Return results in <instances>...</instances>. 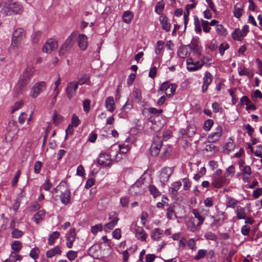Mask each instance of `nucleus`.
<instances>
[{
	"label": "nucleus",
	"mask_w": 262,
	"mask_h": 262,
	"mask_svg": "<svg viewBox=\"0 0 262 262\" xmlns=\"http://www.w3.org/2000/svg\"><path fill=\"white\" fill-rule=\"evenodd\" d=\"M34 72L35 69L32 66H28L26 68L25 71L20 76L17 84L20 90L25 89L29 84Z\"/></svg>",
	"instance_id": "nucleus-1"
},
{
	"label": "nucleus",
	"mask_w": 262,
	"mask_h": 262,
	"mask_svg": "<svg viewBox=\"0 0 262 262\" xmlns=\"http://www.w3.org/2000/svg\"><path fill=\"white\" fill-rule=\"evenodd\" d=\"M24 11L23 6L18 2H10L1 10V12L5 15L20 14Z\"/></svg>",
	"instance_id": "nucleus-2"
},
{
	"label": "nucleus",
	"mask_w": 262,
	"mask_h": 262,
	"mask_svg": "<svg viewBox=\"0 0 262 262\" xmlns=\"http://www.w3.org/2000/svg\"><path fill=\"white\" fill-rule=\"evenodd\" d=\"M145 179L144 174H143L131 186L129 190L132 194L138 195L142 194L145 192L146 187V185L143 182Z\"/></svg>",
	"instance_id": "nucleus-3"
},
{
	"label": "nucleus",
	"mask_w": 262,
	"mask_h": 262,
	"mask_svg": "<svg viewBox=\"0 0 262 262\" xmlns=\"http://www.w3.org/2000/svg\"><path fill=\"white\" fill-rule=\"evenodd\" d=\"M162 144L163 138L162 137L156 136L154 137L153 143L150 148V152L152 156L155 157L158 155Z\"/></svg>",
	"instance_id": "nucleus-4"
},
{
	"label": "nucleus",
	"mask_w": 262,
	"mask_h": 262,
	"mask_svg": "<svg viewBox=\"0 0 262 262\" xmlns=\"http://www.w3.org/2000/svg\"><path fill=\"white\" fill-rule=\"evenodd\" d=\"M47 84L45 81H39L36 82L31 88L30 94V96L33 98L37 97L46 89Z\"/></svg>",
	"instance_id": "nucleus-5"
},
{
	"label": "nucleus",
	"mask_w": 262,
	"mask_h": 262,
	"mask_svg": "<svg viewBox=\"0 0 262 262\" xmlns=\"http://www.w3.org/2000/svg\"><path fill=\"white\" fill-rule=\"evenodd\" d=\"M211 218L213 219V222L210 224V227L214 231L223 224L225 219V213L223 211H218L215 216L211 215Z\"/></svg>",
	"instance_id": "nucleus-6"
},
{
	"label": "nucleus",
	"mask_w": 262,
	"mask_h": 262,
	"mask_svg": "<svg viewBox=\"0 0 262 262\" xmlns=\"http://www.w3.org/2000/svg\"><path fill=\"white\" fill-rule=\"evenodd\" d=\"M25 31L22 28L17 29L13 33L11 48L17 46L25 37Z\"/></svg>",
	"instance_id": "nucleus-7"
},
{
	"label": "nucleus",
	"mask_w": 262,
	"mask_h": 262,
	"mask_svg": "<svg viewBox=\"0 0 262 262\" xmlns=\"http://www.w3.org/2000/svg\"><path fill=\"white\" fill-rule=\"evenodd\" d=\"M199 38L198 37H193L191 40V43L187 45L189 50L193 52V54L197 58H199L201 55V47L199 46Z\"/></svg>",
	"instance_id": "nucleus-8"
},
{
	"label": "nucleus",
	"mask_w": 262,
	"mask_h": 262,
	"mask_svg": "<svg viewBox=\"0 0 262 262\" xmlns=\"http://www.w3.org/2000/svg\"><path fill=\"white\" fill-rule=\"evenodd\" d=\"M173 172V169L170 167H165L160 171L159 178L163 186H164L168 181L169 178Z\"/></svg>",
	"instance_id": "nucleus-9"
},
{
	"label": "nucleus",
	"mask_w": 262,
	"mask_h": 262,
	"mask_svg": "<svg viewBox=\"0 0 262 262\" xmlns=\"http://www.w3.org/2000/svg\"><path fill=\"white\" fill-rule=\"evenodd\" d=\"M187 69L190 72L199 70L202 68L204 64V60H201L194 62L191 58L187 59Z\"/></svg>",
	"instance_id": "nucleus-10"
},
{
	"label": "nucleus",
	"mask_w": 262,
	"mask_h": 262,
	"mask_svg": "<svg viewBox=\"0 0 262 262\" xmlns=\"http://www.w3.org/2000/svg\"><path fill=\"white\" fill-rule=\"evenodd\" d=\"M78 87L77 83H76L75 81L68 83L66 89V92L68 98L70 100L76 95Z\"/></svg>",
	"instance_id": "nucleus-11"
},
{
	"label": "nucleus",
	"mask_w": 262,
	"mask_h": 262,
	"mask_svg": "<svg viewBox=\"0 0 262 262\" xmlns=\"http://www.w3.org/2000/svg\"><path fill=\"white\" fill-rule=\"evenodd\" d=\"M74 42L73 41L72 35H70L65 42L60 47L59 54V55H63L68 52L73 47Z\"/></svg>",
	"instance_id": "nucleus-12"
},
{
	"label": "nucleus",
	"mask_w": 262,
	"mask_h": 262,
	"mask_svg": "<svg viewBox=\"0 0 262 262\" xmlns=\"http://www.w3.org/2000/svg\"><path fill=\"white\" fill-rule=\"evenodd\" d=\"M57 42L53 39L50 38L47 40L42 47V51L45 53H50L57 48Z\"/></svg>",
	"instance_id": "nucleus-13"
},
{
	"label": "nucleus",
	"mask_w": 262,
	"mask_h": 262,
	"mask_svg": "<svg viewBox=\"0 0 262 262\" xmlns=\"http://www.w3.org/2000/svg\"><path fill=\"white\" fill-rule=\"evenodd\" d=\"M98 163L104 167L111 165L112 162L111 156L105 153H101L97 159Z\"/></svg>",
	"instance_id": "nucleus-14"
},
{
	"label": "nucleus",
	"mask_w": 262,
	"mask_h": 262,
	"mask_svg": "<svg viewBox=\"0 0 262 262\" xmlns=\"http://www.w3.org/2000/svg\"><path fill=\"white\" fill-rule=\"evenodd\" d=\"M222 127L218 126L215 129L214 132L211 133L208 137L209 142H215L218 141L222 136Z\"/></svg>",
	"instance_id": "nucleus-15"
},
{
	"label": "nucleus",
	"mask_w": 262,
	"mask_h": 262,
	"mask_svg": "<svg viewBox=\"0 0 262 262\" xmlns=\"http://www.w3.org/2000/svg\"><path fill=\"white\" fill-rule=\"evenodd\" d=\"M76 231L75 228H71L69 233L66 236V245L68 248H72L76 238Z\"/></svg>",
	"instance_id": "nucleus-16"
},
{
	"label": "nucleus",
	"mask_w": 262,
	"mask_h": 262,
	"mask_svg": "<svg viewBox=\"0 0 262 262\" xmlns=\"http://www.w3.org/2000/svg\"><path fill=\"white\" fill-rule=\"evenodd\" d=\"M227 183V180L225 177H220L213 179L211 185L216 188H220L223 187Z\"/></svg>",
	"instance_id": "nucleus-17"
},
{
	"label": "nucleus",
	"mask_w": 262,
	"mask_h": 262,
	"mask_svg": "<svg viewBox=\"0 0 262 262\" xmlns=\"http://www.w3.org/2000/svg\"><path fill=\"white\" fill-rule=\"evenodd\" d=\"M60 199L63 204L68 205L71 203V192L69 189H67L64 192H61Z\"/></svg>",
	"instance_id": "nucleus-18"
},
{
	"label": "nucleus",
	"mask_w": 262,
	"mask_h": 262,
	"mask_svg": "<svg viewBox=\"0 0 262 262\" xmlns=\"http://www.w3.org/2000/svg\"><path fill=\"white\" fill-rule=\"evenodd\" d=\"M100 248L93 246L89 249V254L94 259H101Z\"/></svg>",
	"instance_id": "nucleus-19"
},
{
	"label": "nucleus",
	"mask_w": 262,
	"mask_h": 262,
	"mask_svg": "<svg viewBox=\"0 0 262 262\" xmlns=\"http://www.w3.org/2000/svg\"><path fill=\"white\" fill-rule=\"evenodd\" d=\"M129 146L123 144H120L119 146V150L117 151L116 156V160L119 161L122 158V156H125V154L128 151Z\"/></svg>",
	"instance_id": "nucleus-20"
},
{
	"label": "nucleus",
	"mask_w": 262,
	"mask_h": 262,
	"mask_svg": "<svg viewBox=\"0 0 262 262\" xmlns=\"http://www.w3.org/2000/svg\"><path fill=\"white\" fill-rule=\"evenodd\" d=\"M78 42L80 49L83 51L85 50L88 47L87 36L83 34H79L78 36Z\"/></svg>",
	"instance_id": "nucleus-21"
},
{
	"label": "nucleus",
	"mask_w": 262,
	"mask_h": 262,
	"mask_svg": "<svg viewBox=\"0 0 262 262\" xmlns=\"http://www.w3.org/2000/svg\"><path fill=\"white\" fill-rule=\"evenodd\" d=\"M190 50L188 46L180 47L178 50V55L181 58H185L190 54Z\"/></svg>",
	"instance_id": "nucleus-22"
},
{
	"label": "nucleus",
	"mask_w": 262,
	"mask_h": 262,
	"mask_svg": "<svg viewBox=\"0 0 262 262\" xmlns=\"http://www.w3.org/2000/svg\"><path fill=\"white\" fill-rule=\"evenodd\" d=\"M105 106L107 111L113 112L115 108V101L113 97L110 96L106 98L105 101Z\"/></svg>",
	"instance_id": "nucleus-23"
},
{
	"label": "nucleus",
	"mask_w": 262,
	"mask_h": 262,
	"mask_svg": "<svg viewBox=\"0 0 262 262\" xmlns=\"http://www.w3.org/2000/svg\"><path fill=\"white\" fill-rule=\"evenodd\" d=\"M46 215V211L44 209L39 210L32 217V220L36 224H38L45 218Z\"/></svg>",
	"instance_id": "nucleus-24"
},
{
	"label": "nucleus",
	"mask_w": 262,
	"mask_h": 262,
	"mask_svg": "<svg viewBox=\"0 0 262 262\" xmlns=\"http://www.w3.org/2000/svg\"><path fill=\"white\" fill-rule=\"evenodd\" d=\"M226 206L227 208H235L238 204L239 201L237 200L228 195L226 196Z\"/></svg>",
	"instance_id": "nucleus-25"
},
{
	"label": "nucleus",
	"mask_w": 262,
	"mask_h": 262,
	"mask_svg": "<svg viewBox=\"0 0 262 262\" xmlns=\"http://www.w3.org/2000/svg\"><path fill=\"white\" fill-rule=\"evenodd\" d=\"M135 233L136 237L141 240L142 241H145L146 240L147 235L145 233V231L143 228L141 227H138L135 229Z\"/></svg>",
	"instance_id": "nucleus-26"
},
{
	"label": "nucleus",
	"mask_w": 262,
	"mask_h": 262,
	"mask_svg": "<svg viewBox=\"0 0 262 262\" xmlns=\"http://www.w3.org/2000/svg\"><path fill=\"white\" fill-rule=\"evenodd\" d=\"M162 29L166 32H168L170 30L171 24L168 21V18L165 16H161L159 18Z\"/></svg>",
	"instance_id": "nucleus-27"
},
{
	"label": "nucleus",
	"mask_w": 262,
	"mask_h": 262,
	"mask_svg": "<svg viewBox=\"0 0 262 262\" xmlns=\"http://www.w3.org/2000/svg\"><path fill=\"white\" fill-rule=\"evenodd\" d=\"M192 213L193 214L194 217L198 220L197 223L198 226H201L203 224L205 221V216H204L197 209H193L192 210Z\"/></svg>",
	"instance_id": "nucleus-28"
},
{
	"label": "nucleus",
	"mask_w": 262,
	"mask_h": 262,
	"mask_svg": "<svg viewBox=\"0 0 262 262\" xmlns=\"http://www.w3.org/2000/svg\"><path fill=\"white\" fill-rule=\"evenodd\" d=\"M196 127L193 124H189L187 126L186 130H184V133H181L184 134H186L188 137H193L196 133Z\"/></svg>",
	"instance_id": "nucleus-29"
},
{
	"label": "nucleus",
	"mask_w": 262,
	"mask_h": 262,
	"mask_svg": "<svg viewBox=\"0 0 262 262\" xmlns=\"http://www.w3.org/2000/svg\"><path fill=\"white\" fill-rule=\"evenodd\" d=\"M76 83H77L78 86V85H83L84 84L90 85L91 84V81L89 75L88 74H84L82 77L78 78V81H76Z\"/></svg>",
	"instance_id": "nucleus-30"
},
{
	"label": "nucleus",
	"mask_w": 262,
	"mask_h": 262,
	"mask_svg": "<svg viewBox=\"0 0 262 262\" xmlns=\"http://www.w3.org/2000/svg\"><path fill=\"white\" fill-rule=\"evenodd\" d=\"M238 72L239 76L246 75L250 78H252L254 76V73L252 71H249L244 66L239 67Z\"/></svg>",
	"instance_id": "nucleus-31"
},
{
	"label": "nucleus",
	"mask_w": 262,
	"mask_h": 262,
	"mask_svg": "<svg viewBox=\"0 0 262 262\" xmlns=\"http://www.w3.org/2000/svg\"><path fill=\"white\" fill-rule=\"evenodd\" d=\"M182 185V183L180 181H177L173 182L169 189V192L172 195H176L178 190L180 189Z\"/></svg>",
	"instance_id": "nucleus-32"
},
{
	"label": "nucleus",
	"mask_w": 262,
	"mask_h": 262,
	"mask_svg": "<svg viewBox=\"0 0 262 262\" xmlns=\"http://www.w3.org/2000/svg\"><path fill=\"white\" fill-rule=\"evenodd\" d=\"M236 217L238 220H244L246 219V214L245 212V208L238 206L235 211Z\"/></svg>",
	"instance_id": "nucleus-33"
},
{
	"label": "nucleus",
	"mask_w": 262,
	"mask_h": 262,
	"mask_svg": "<svg viewBox=\"0 0 262 262\" xmlns=\"http://www.w3.org/2000/svg\"><path fill=\"white\" fill-rule=\"evenodd\" d=\"M207 250L205 249H199L195 255L194 256V259L195 260H200L201 259L206 258Z\"/></svg>",
	"instance_id": "nucleus-34"
},
{
	"label": "nucleus",
	"mask_w": 262,
	"mask_h": 262,
	"mask_svg": "<svg viewBox=\"0 0 262 262\" xmlns=\"http://www.w3.org/2000/svg\"><path fill=\"white\" fill-rule=\"evenodd\" d=\"M163 230L159 228L155 229L151 234V237L156 241H159L161 238V235L163 234Z\"/></svg>",
	"instance_id": "nucleus-35"
},
{
	"label": "nucleus",
	"mask_w": 262,
	"mask_h": 262,
	"mask_svg": "<svg viewBox=\"0 0 262 262\" xmlns=\"http://www.w3.org/2000/svg\"><path fill=\"white\" fill-rule=\"evenodd\" d=\"M148 188L150 194L152 195L154 198H156L161 194V193L155 185H149L148 186Z\"/></svg>",
	"instance_id": "nucleus-36"
},
{
	"label": "nucleus",
	"mask_w": 262,
	"mask_h": 262,
	"mask_svg": "<svg viewBox=\"0 0 262 262\" xmlns=\"http://www.w3.org/2000/svg\"><path fill=\"white\" fill-rule=\"evenodd\" d=\"M60 253L61 251L60 248L59 246H57L54 247L53 249L47 251L46 252V255L48 257H52L56 254H60Z\"/></svg>",
	"instance_id": "nucleus-37"
},
{
	"label": "nucleus",
	"mask_w": 262,
	"mask_h": 262,
	"mask_svg": "<svg viewBox=\"0 0 262 262\" xmlns=\"http://www.w3.org/2000/svg\"><path fill=\"white\" fill-rule=\"evenodd\" d=\"M112 220L108 223L105 225V231H107V230H112L114 228V227L117 224L119 219L117 216H115L113 219H111Z\"/></svg>",
	"instance_id": "nucleus-38"
},
{
	"label": "nucleus",
	"mask_w": 262,
	"mask_h": 262,
	"mask_svg": "<svg viewBox=\"0 0 262 262\" xmlns=\"http://www.w3.org/2000/svg\"><path fill=\"white\" fill-rule=\"evenodd\" d=\"M187 229L191 232H195L198 230V227L200 226H198V224L195 225L192 220H189L186 223Z\"/></svg>",
	"instance_id": "nucleus-39"
},
{
	"label": "nucleus",
	"mask_w": 262,
	"mask_h": 262,
	"mask_svg": "<svg viewBox=\"0 0 262 262\" xmlns=\"http://www.w3.org/2000/svg\"><path fill=\"white\" fill-rule=\"evenodd\" d=\"M235 147L234 141L230 138L229 141L226 143L224 151L229 153L233 151Z\"/></svg>",
	"instance_id": "nucleus-40"
},
{
	"label": "nucleus",
	"mask_w": 262,
	"mask_h": 262,
	"mask_svg": "<svg viewBox=\"0 0 262 262\" xmlns=\"http://www.w3.org/2000/svg\"><path fill=\"white\" fill-rule=\"evenodd\" d=\"M166 217L169 220L172 219V216L174 215L176 217H177V215L176 214L174 210V206L172 205H169L168 207L166 209Z\"/></svg>",
	"instance_id": "nucleus-41"
},
{
	"label": "nucleus",
	"mask_w": 262,
	"mask_h": 262,
	"mask_svg": "<svg viewBox=\"0 0 262 262\" xmlns=\"http://www.w3.org/2000/svg\"><path fill=\"white\" fill-rule=\"evenodd\" d=\"M133 16L134 15L133 13H132L130 11H126L123 13L122 18L125 23L128 24L131 22Z\"/></svg>",
	"instance_id": "nucleus-42"
},
{
	"label": "nucleus",
	"mask_w": 262,
	"mask_h": 262,
	"mask_svg": "<svg viewBox=\"0 0 262 262\" xmlns=\"http://www.w3.org/2000/svg\"><path fill=\"white\" fill-rule=\"evenodd\" d=\"M134 97L138 103L143 105V101L142 100L141 93L139 89H135L133 91Z\"/></svg>",
	"instance_id": "nucleus-43"
},
{
	"label": "nucleus",
	"mask_w": 262,
	"mask_h": 262,
	"mask_svg": "<svg viewBox=\"0 0 262 262\" xmlns=\"http://www.w3.org/2000/svg\"><path fill=\"white\" fill-rule=\"evenodd\" d=\"M213 80V76L211 74L206 71L205 73L204 77H203V84L209 85Z\"/></svg>",
	"instance_id": "nucleus-44"
},
{
	"label": "nucleus",
	"mask_w": 262,
	"mask_h": 262,
	"mask_svg": "<svg viewBox=\"0 0 262 262\" xmlns=\"http://www.w3.org/2000/svg\"><path fill=\"white\" fill-rule=\"evenodd\" d=\"M201 20L199 19V18L195 16L194 17V30L196 33L201 34L202 33V29L201 27Z\"/></svg>",
	"instance_id": "nucleus-45"
},
{
	"label": "nucleus",
	"mask_w": 262,
	"mask_h": 262,
	"mask_svg": "<svg viewBox=\"0 0 262 262\" xmlns=\"http://www.w3.org/2000/svg\"><path fill=\"white\" fill-rule=\"evenodd\" d=\"M60 233L58 231L53 232L50 235L48 238V244L49 245H53L54 243L55 240L59 237Z\"/></svg>",
	"instance_id": "nucleus-46"
},
{
	"label": "nucleus",
	"mask_w": 262,
	"mask_h": 262,
	"mask_svg": "<svg viewBox=\"0 0 262 262\" xmlns=\"http://www.w3.org/2000/svg\"><path fill=\"white\" fill-rule=\"evenodd\" d=\"M165 7V4L163 1L158 2L155 6V12L160 15L163 11Z\"/></svg>",
	"instance_id": "nucleus-47"
},
{
	"label": "nucleus",
	"mask_w": 262,
	"mask_h": 262,
	"mask_svg": "<svg viewBox=\"0 0 262 262\" xmlns=\"http://www.w3.org/2000/svg\"><path fill=\"white\" fill-rule=\"evenodd\" d=\"M196 240L194 238H191L187 240L186 245L189 249L192 250H196Z\"/></svg>",
	"instance_id": "nucleus-48"
},
{
	"label": "nucleus",
	"mask_w": 262,
	"mask_h": 262,
	"mask_svg": "<svg viewBox=\"0 0 262 262\" xmlns=\"http://www.w3.org/2000/svg\"><path fill=\"white\" fill-rule=\"evenodd\" d=\"M170 87L165 92V94L167 96L170 97L173 95L177 88V85L174 83H171Z\"/></svg>",
	"instance_id": "nucleus-49"
},
{
	"label": "nucleus",
	"mask_w": 262,
	"mask_h": 262,
	"mask_svg": "<svg viewBox=\"0 0 262 262\" xmlns=\"http://www.w3.org/2000/svg\"><path fill=\"white\" fill-rule=\"evenodd\" d=\"M8 259L9 260V262L20 261L21 260V256L16 252H12L11 253L9 258Z\"/></svg>",
	"instance_id": "nucleus-50"
},
{
	"label": "nucleus",
	"mask_w": 262,
	"mask_h": 262,
	"mask_svg": "<svg viewBox=\"0 0 262 262\" xmlns=\"http://www.w3.org/2000/svg\"><path fill=\"white\" fill-rule=\"evenodd\" d=\"M232 37L234 40L240 41L244 37L239 29H236L232 33Z\"/></svg>",
	"instance_id": "nucleus-51"
},
{
	"label": "nucleus",
	"mask_w": 262,
	"mask_h": 262,
	"mask_svg": "<svg viewBox=\"0 0 262 262\" xmlns=\"http://www.w3.org/2000/svg\"><path fill=\"white\" fill-rule=\"evenodd\" d=\"M11 248L16 252H19L21 249V243L18 241H15L11 244Z\"/></svg>",
	"instance_id": "nucleus-52"
},
{
	"label": "nucleus",
	"mask_w": 262,
	"mask_h": 262,
	"mask_svg": "<svg viewBox=\"0 0 262 262\" xmlns=\"http://www.w3.org/2000/svg\"><path fill=\"white\" fill-rule=\"evenodd\" d=\"M207 254L206 256V260L208 262H212L215 259V252L213 250H207Z\"/></svg>",
	"instance_id": "nucleus-53"
},
{
	"label": "nucleus",
	"mask_w": 262,
	"mask_h": 262,
	"mask_svg": "<svg viewBox=\"0 0 262 262\" xmlns=\"http://www.w3.org/2000/svg\"><path fill=\"white\" fill-rule=\"evenodd\" d=\"M214 122L211 119H208L206 121H205L203 125V129L205 131H209L211 128L213 126Z\"/></svg>",
	"instance_id": "nucleus-54"
},
{
	"label": "nucleus",
	"mask_w": 262,
	"mask_h": 262,
	"mask_svg": "<svg viewBox=\"0 0 262 262\" xmlns=\"http://www.w3.org/2000/svg\"><path fill=\"white\" fill-rule=\"evenodd\" d=\"M201 22L204 32L205 33H209L211 29V28L209 26V22L202 19H201Z\"/></svg>",
	"instance_id": "nucleus-55"
},
{
	"label": "nucleus",
	"mask_w": 262,
	"mask_h": 262,
	"mask_svg": "<svg viewBox=\"0 0 262 262\" xmlns=\"http://www.w3.org/2000/svg\"><path fill=\"white\" fill-rule=\"evenodd\" d=\"M62 120V117L55 113L53 116V122L55 125H58Z\"/></svg>",
	"instance_id": "nucleus-56"
},
{
	"label": "nucleus",
	"mask_w": 262,
	"mask_h": 262,
	"mask_svg": "<svg viewBox=\"0 0 262 262\" xmlns=\"http://www.w3.org/2000/svg\"><path fill=\"white\" fill-rule=\"evenodd\" d=\"M204 237L206 239L211 240L213 241H215L217 239V236L211 232H207L205 235Z\"/></svg>",
	"instance_id": "nucleus-57"
},
{
	"label": "nucleus",
	"mask_w": 262,
	"mask_h": 262,
	"mask_svg": "<svg viewBox=\"0 0 262 262\" xmlns=\"http://www.w3.org/2000/svg\"><path fill=\"white\" fill-rule=\"evenodd\" d=\"M41 32L38 31L34 32L32 34V41L34 43H37L38 42L41 36Z\"/></svg>",
	"instance_id": "nucleus-58"
},
{
	"label": "nucleus",
	"mask_w": 262,
	"mask_h": 262,
	"mask_svg": "<svg viewBox=\"0 0 262 262\" xmlns=\"http://www.w3.org/2000/svg\"><path fill=\"white\" fill-rule=\"evenodd\" d=\"M163 45H164V42L162 41L159 40V41H157L156 45L155 50V53L156 54V55L160 54L161 50L163 49Z\"/></svg>",
	"instance_id": "nucleus-59"
},
{
	"label": "nucleus",
	"mask_w": 262,
	"mask_h": 262,
	"mask_svg": "<svg viewBox=\"0 0 262 262\" xmlns=\"http://www.w3.org/2000/svg\"><path fill=\"white\" fill-rule=\"evenodd\" d=\"M133 101L132 100H128L125 104L122 107L121 110L122 111H126V110H130L133 107Z\"/></svg>",
	"instance_id": "nucleus-60"
},
{
	"label": "nucleus",
	"mask_w": 262,
	"mask_h": 262,
	"mask_svg": "<svg viewBox=\"0 0 262 262\" xmlns=\"http://www.w3.org/2000/svg\"><path fill=\"white\" fill-rule=\"evenodd\" d=\"M229 48V45L226 42L222 43L219 47V53L221 56H223L224 52Z\"/></svg>",
	"instance_id": "nucleus-61"
},
{
	"label": "nucleus",
	"mask_w": 262,
	"mask_h": 262,
	"mask_svg": "<svg viewBox=\"0 0 262 262\" xmlns=\"http://www.w3.org/2000/svg\"><path fill=\"white\" fill-rule=\"evenodd\" d=\"M67 256L69 260L73 261L77 256V252L70 250L67 253Z\"/></svg>",
	"instance_id": "nucleus-62"
},
{
	"label": "nucleus",
	"mask_w": 262,
	"mask_h": 262,
	"mask_svg": "<svg viewBox=\"0 0 262 262\" xmlns=\"http://www.w3.org/2000/svg\"><path fill=\"white\" fill-rule=\"evenodd\" d=\"M39 250L37 248L32 249L30 253V256L33 259L36 260L38 257Z\"/></svg>",
	"instance_id": "nucleus-63"
},
{
	"label": "nucleus",
	"mask_w": 262,
	"mask_h": 262,
	"mask_svg": "<svg viewBox=\"0 0 262 262\" xmlns=\"http://www.w3.org/2000/svg\"><path fill=\"white\" fill-rule=\"evenodd\" d=\"M256 150L254 151V155L256 157L262 158V145H258L256 146Z\"/></svg>",
	"instance_id": "nucleus-64"
}]
</instances>
